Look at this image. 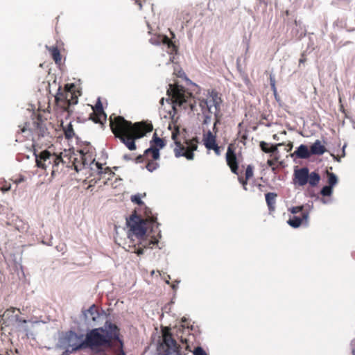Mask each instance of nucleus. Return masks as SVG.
Instances as JSON below:
<instances>
[{
    "mask_svg": "<svg viewBox=\"0 0 355 355\" xmlns=\"http://www.w3.org/2000/svg\"><path fill=\"white\" fill-rule=\"evenodd\" d=\"M332 192H333V187L329 185H327V186H324L322 189L320 193L323 196H330L332 194Z\"/></svg>",
    "mask_w": 355,
    "mask_h": 355,
    "instance_id": "obj_35",
    "label": "nucleus"
},
{
    "mask_svg": "<svg viewBox=\"0 0 355 355\" xmlns=\"http://www.w3.org/2000/svg\"><path fill=\"white\" fill-rule=\"evenodd\" d=\"M144 214L146 216V219H144V220L148 221V223L150 225L151 232H155V229H156V230H159L158 227L159 224L157 221V217L152 214L151 210L149 208L146 207Z\"/></svg>",
    "mask_w": 355,
    "mask_h": 355,
    "instance_id": "obj_20",
    "label": "nucleus"
},
{
    "mask_svg": "<svg viewBox=\"0 0 355 355\" xmlns=\"http://www.w3.org/2000/svg\"><path fill=\"white\" fill-rule=\"evenodd\" d=\"M180 346L173 338L170 332V328L165 327L162 329V343L160 344L158 350L163 351L162 355H185L180 352Z\"/></svg>",
    "mask_w": 355,
    "mask_h": 355,
    "instance_id": "obj_9",
    "label": "nucleus"
},
{
    "mask_svg": "<svg viewBox=\"0 0 355 355\" xmlns=\"http://www.w3.org/2000/svg\"><path fill=\"white\" fill-rule=\"evenodd\" d=\"M248 139L247 134L244 133L241 136L240 141L245 144V140Z\"/></svg>",
    "mask_w": 355,
    "mask_h": 355,
    "instance_id": "obj_47",
    "label": "nucleus"
},
{
    "mask_svg": "<svg viewBox=\"0 0 355 355\" xmlns=\"http://www.w3.org/2000/svg\"><path fill=\"white\" fill-rule=\"evenodd\" d=\"M64 340L71 352L75 353L78 350L86 349L83 334L78 335L74 331H69L66 334Z\"/></svg>",
    "mask_w": 355,
    "mask_h": 355,
    "instance_id": "obj_12",
    "label": "nucleus"
},
{
    "mask_svg": "<svg viewBox=\"0 0 355 355\" xmlns=\"http://www.w3.org/2000/svg\"><path fill=\"white\" fill-rule=\"evenodd\" d=\"M209 150H214L215 153L218 155H219L220 154V147L218 146V144H216V145L213 146L212 147H210L209 148Z\"/></svg>",
    "mask_w": 355,
    "mask_h": 355,
    "instance_id": "obj_43",
    "label": "nucleus"
},
{
    "mask_svg": "<svg viewBox=\"0 0 355 355\" xmlns=\"http://www.w3.org/2000/svg\"><path fill=\"white\" fill-rule=\"evenodd\" d=\"M73 164L74 166L75 169L77 171L81 170L82 168H83L86 164H87L86 158L85 157V155L82 150L80 151V159H78V158H75L73 161Z\"/></svg>",
    "mask_w": 355,
    "mask_h": 355,
    "instance_id": "obj_27",
    "label": "nucleus"
},
{
    "mask_svg": "<svg viewBox=\"0 0 355 355\" xmlns=\"http://www.w3.org/2000/svg\"><path fill=\"white\" fill-rule=\"evenodd\" d=\"M198 101L201 112L205 116L204 124H208L210 122L211 114L214 113L215 116L218 114L219 116L222 100L216 92L211 91L205 98H200Z\"/></svg>",
    "mask_w": 355,
    "mask_h": 355,
    "instance_id": "obj_5",
    "label": "nucleus"
},
{
    "mask_svg": "<svg viewBox=\"0 0 355 355\" xmlns=\"http://www.w3.org/2000/svg\"><path fill=\"white\" fill-rule=\"evenodd\" d=\"M270 85L272 87L275 89V80L271 76H270Z\"/></svg>",
    "mask_w": 355,
    "mask_h": 355,
    "instance_id": "obj_48",
    "label": "nucleus"
},
{
    "mask_svg": "<svg viewBox=\"0 0 355 355\" xmlns=\"http://www.w3.org/2000/svg\"><path fill=\"white\" fill-rule=\"evenodd\" d=\"M157 43H162L167 46V52L173 54L177 52V46L166 35H159L157 37Z\"/></svg>",
    "mask_w": 355,
    "mask_h": 355,
    "instance_id": "obj_19",
    "label": "nucleus"
},
{
    "mask_svg": "<svg viewBox=\"0 0 355 355\" xmlns=\"http://www.w3.org/2000/svg\"><path fill=\"white\" fill-rule=\"evenodd\" d=\"M273 138H274L275 139H277V135H274Z\"/></svg>",
    "mask_w": 355,
    "mask_h": 355,
    "instance_id": "obj_56",
    "label": "nucleus"
},
{
    "mask_svg": "<svg viewBox=\"0 0 355 355\" xmlns=\"http://www.w3.org/2000/svg\"><path fill=\"white\" fill-rule=\"evenodd\" d=\"M55 98L57 105L69 113L72 112L70 110V107L78 103V96L71 90L58 92Z\"/></svg>",
    "mask_w": 355,
    "mask_h": 355,
    "instance_id": "obj_11",
    "label": "nucleus"
},
{
    "mask_svg": "<svg viewBox=\"0 0 355 355\" xmlns=\"http://www.w3.org/2000/svg\"><path fill=\"white\" fill-rule=\"evenodd\" d=\"M146 157L145 154V151L144 152L143 155H139L135 158V162L136 163H143L146 162Z\"/></svg>",
    "mask_w": 355,
    "mask_h": 355,
    "instance_id": "obj_41",
    "label": "nucleus"
},
{
    "mask_svg": "<svg viewBox=\"0 0 355 355\" xmlns=\"http://www.w3.org/2000/svg\"><path fill=\"white\" fill-rule=\"evenodd\" d=\"M237 175H238V180H239V183L242 184L243 189L245 191H247L248 190V188H247L248 181L250 179H246V178L243 177L242 175H240L239 174Z\"/></svg>",
    "mask_w": 355,
    "mask_h": 355,
    "instance_id": "obj_36",
    "label": "nucleus"
},
{
    "mask_svg": "<svg viewBox=\"0 0 355 355\" xmlns=\"http://www.w3.org/2000/svg\"><path fill=\"white\" fill-rule=\"evenodd\" d=\"M119 340V329L112 323L106 322L104 327L95 328L89 331L85 336L86 348L92 351V355H108L104 348H112L113 342Z\"/></svg>",
    "mask_w": 355,
    "mask_h": 355,
    "instance_id": "obj_2",
    "label": "nucleus"
},
{
    "mask_svg": "<svg viewBox=\"0 0 355 355\" xmlns=\"http://www.w3.org/2000/svg\"><path fill=\"white\" fill-rule=\"evenodd\" d=\"M63 130L65 137L68 139H72L75 135L73 125L71 123H69L66 127H63Z\"/></svg>",
    "mask_w": 355,
    "mask_h": 355,
    "instance_id": "obj_30",
    "label": "nucleus"
},
{
    "mask_svg": "<svg viewBox=\"0 0 355 355\" xmlns=\"http://www.w3.org/2000/svg\"><path fill=\"white\" fill-rule=\"evenodd\" d=\"M277 197V194L275 193L270 192L266 194V201L270 211L275 210Z\"/></svg>",
    "mask_w": 355,
    "mask_h": 355,
    "instance_id": "obj_28",
    "label": "nucleus"
},
{
    "mask_svg": "<svg viewBox=\"0 0 355 355\" xmlns=\"http://www.w3.org/2000/svg\"><path fill=\"white\" fill-rule=\"evenodd\" d=\"M145 154L146 157L145 167L149 172L152 173L159 167V160L160 157L154 159L150 153H146V150H145Z\"/></svg>",
    "mask_w": 355,
    "mask_h": 355,
    "instance_id": "obj_16",
    "label": "nucleus"
},
{
    "mask_svg": "<svg viewBox=\"0 0 355 355\" xmlns=\"http://www.w3.org/2000/svg\"><path fill=\"white\" fill-rule=\"evenodd\" d=\"M164 102V98H162L161 100H160V103L162 104Z\"/></svg>",
    "mask_w": 355,
    "mask_h": 355,
    "instance_id": "obj_55",
    "label": "nucleus"
},
{
    "mask_svg": "<svg viewBox=\"0 0 355 355\" xmlns=\"http://www.w3.org/2000/svg\"><path fill=\"white\" fill-rule=\"evenodd\" d=\"M110 127L114 137L130 150H136V140L144 137L153 129L151 122L140 121L133 123L114 114L110 116Z\"/></svg>",
    "mask_w": 355,
    "mask_h": 355,
    "instance_id": "obj_1",
    "label": "nucleus"
},
{
    "mask_svg": "<svg viewBox=\"0 0 355 355\" xmlns=\"http://www.w3.org/2000/svg\"><path fill=\"white\" fill-rule=\"evenodd\" d=\"M327 151L326 147L322 144L321 141L317 139L310 147V153L311 155H322Z\"/></svg>",
    "mask_w": 355,
    "mask_h": 355,
    "instance_id": "obj_21",
    "label": "nucleus"
},
{
    "mask_svg": "<svg viewBox=\"0 0 355 355\" xmlns=\"http://www.w3.org/2000/svg\"><path fill=\"white\" fill-rule=\"evenodd\" d=\"M127 225L132 234L139 240L144 239L148 230H150V233H157V236L160 237V231L155 229V232H151V227L148 223V221L137 216L136 213L127 219Z\"/></svg>",
    "mask_w": 355,
    "mask_h": 355,
    "instance_id": "obj_7",
    "label": "nucleus"
},
{
    "mask_svg": "<svg viewBox=\"0 0 355 355\" xmlns=\"http://www.w3.org/2000/svg\"><path fill=\"white\" fill-rule=\"evenodd\" d=\"M131 200L133 202L137 203L139 205H144V202L141 200L140 196L139 195H135L131 197Z\"/></svg>",
    "mask_w": 355,
    "mask_h": 355,
    "instance_id": "obj_39",
    "label": "nucleus"
},
{
    "mask_svg": "<svg viewBox=\"0 0 355 355\" xmlns=\"http://www.w3.org/2000/svg\"><path fill=\"white\" fill-rule=\"evenodd\" d=\"M292 147H293V144H290L288 145L289 150H291V149L292 148Z\"/></svg>",
    "mask_w": 355,
    "mask_h": 355,
    "instance_id": "obj_54",
    "label": "nucleus"
},
{
    "mask_svg": "<svg viewBox=\"0 0 355 355\" xmlns=\"http://www.w3.org/2000/svg\"><path fill=\"white\" fill-rule=\"evenodd\" d=\"M85 320L88 322H95L99 318V312L98 307L95 304H92L87 310L83 312Z\"/></svg>",
    "mask_w": 355,
    "mask_h": 355,
    "instance_id": "obj_18",
    "label": "nucleus"
},
{
    "mask_svg": "<svg viewBox=\"0 0 355 355\" xmlns=\"http://www.w3.org/2000/svg\"><path fill=\"white\" fill-rule=\"evenodd\" d=\"M150 237L151 239L150 241H143L142 242L140 243V244L142 245V246L144 248H152L153 245H156L158 243V239L155 234L150 236Z\"/></svg>",
    "mask_w": 355,
    "mask_h": 355,
    "instance_id": "obj_31",
    "label": "nucleus"
},
{
    "mask_svg": "<svg viewBox=\"0 0 355 355\" xmlns=\"http://www.w3.org/2000/svg\"><path fill=\"white\" fill-rule=\"evenodd\" d=\"M133 252L137 253L138 255L142 254L144 253V249L141 247L136 248L134 247Z\"/></svg>",
    "mask_w": 355,
    "mask_h": 355,
    "instance_id": "obj_44",
    "label": "nucleus"
},
{
    "mask_svg": "<svg viewBox=\"0 0 355 355\" xmlns=\"http://www.w3.org/2000/svg\"><path fill=\"white\" fill-rule=\"evenodd\" d=\"M166 145V141L164 139L159 138L157 133L153 134V138L150 141V148L146 149V153H150L154 159L160 157L159 150Z\"/></svg>",
    "mask_w": 355,
    "mask_h": 355,
    "instance_id": "obj_13",
    "label": "nucleus"
},
{
    "mask_svg": "<svg viewBox=\"0 0 355 355\" xmlns=\"http://www.w3.org/2000/svg\"><path fill=\"white\" fill-rule=\"evenodd\" d=\"M117 355H125V354L124 351L122 349H121L119 350V352H118Z\"/></svg>",
    "mask_w": 355,
    "mask_h": 355,
    "instance_id": "obj_52",
    "label": "nucleus"
},
{
    "mask_svg": "<svg viewBox=\"0 0 355 355\" xmlns=\"http://www.w3.org/2000/svg\"><path fill=\"white\" fill-rule=\"evenodd\" d=\"M334 158H335L338 162H339V161H340V159L336 158L335 157H334Z\"/></svg>",
    "mask_w": 355,
    "mask_h": 355,
    "instance_id": "obj_57",
    "label": "nucleus"
},
{
    "mask_svg": "<svg viewBox=\"0 0 355 355\" xmlns=\"http://www.w3.org/2000/svg\"><path fill=\"white\" fill-rule=\"evenodd\" d=\"M17 309L14 307L7 309L2 315V320H8V322H13V318H15V313ZM17 311H19V309H17Z\"/></svg>",
    "mask_w": 355,
    "mask_h": 355,
    "instance_id": "obj_29",
    "label": "nucleus"
},
{
    "mask_svg": "<svg viewBox=\"0 0 355 355\" xmlns=\"http://www.w3.org/2000/svg\"><path fill=\"white\" fill-rule=\"evenodd\" d=\"M218 123H220V116H218V114H216L215 122L213 127V131L215 132V134H216V132H218V129L216 128Z\"/></svg>",
    "mask_w": 355,
    "mask_h": 355,
    "instance_id": "obj_42",
    "label": "nucleus"
},
{
    "mask_svg": "<svg viewBox=\"0 0 355 355\" xmlns=\"http://www.w3.org/2000/svg\"><path fill=\"white\" fill-rule=\"evenodd\" d=\"M96 166H97V168H98V173H103V172H102L103 167H102L101 164H100V163H98V162H97V163H96Z\"/></svg>",
    "mask_w": 355,
    "mask_h": 355,
    "instance_id": "obj_50",
    "label": "nucleus"
},
{
    "mask_svg": "<svg viewBox=\"0 0 355 355\" xmlns=\"http://www.w3.org/2000/svg\"><path fill=\"white\" fill-rule=\"evenodd\" d=\"M33 125H34V130L39 135H41V136H44L46 131V128L45 127V125L44 123V121L42 120V117L40 115H38L37 119H36V121H35L33 122Z\"/></svg>",
    "mask_w": 355,
    "mask_h": 355,
    "instance_id": "obj_23",
    "label": "nucleus"
},
{
    "mask_svg": "<svg viewBox=\"0 0 355 355\" xmlns=\"http://www.w3.org/2000/svg\"><path fill=\"white\" fill-rule=\"evenodd\" d=\"M93 112L90 115V119L96 123H102L106 119V114L103 111V107L101 100L98 98L94 106L92 107Z\"/></svg>",
    "mask_w": 355,
    "mask_h": 355,
    "instance_id": "obj_14",
    "label": "nucleus"
},
{
    "mask_svg": "<svg viewBox=\"0 0 355 355\" xmlns=\"http://www.w3.org/2000/svg\"><path fill=\"white\" fill-rule=\"evenodd\" d=\"M168 129L172 130L171 138L174 141L175 147L174 153L176 157H184L189 160L194 157L193 152L198 148V139H184L183 142L180 139V128L175 124L169 123Z\"/></svg>",
    "mask_w": 355,
    "mask_h": 355,
    "instance_id": "obj_3",
    "label": "nucleus"
},
{
    "mask_svg": "<svg viewBox=\"0 0 355 355\" xmlns=\"http://www.w3.org/2000/svg\"><path fill=\"white\" fill-rule=\"evenodd\" d=\"M46 48L55 62L58 64H60L62 61V56L58 48L54 46L50 47L46 46Z\"/></svg>",
    "mask_w": 355,
    "mask_h": 355,
    "instance_id": "obj_26",
    "label": "nucleus"
},
{
    "mask_svg": "<svg viewBox=\"0 0 355 355\" xmlns=\"http://www.w3.org/2000/svg\"><path fill=\"white\" fill-rule=\"evenodd\" d=\"M292 156H295L299 159H308L311 157L310 149L306 145L301 144L292 154Z\"/></svg>",
    "mask_w": 355,
    "mask_h": 355,
    "instance_id": "obj_22",
    "label": "nucleus"
},
{
    "mask_svg": "<svg viewBox=\"0 0 355 355\" xmlns=\"http://www.w3.org/2000/svg\"><path fill=\"white\" fill-rule=\"evenodd\" d=\"M282 144H270L266 141H261L259 143L261 150L265 153H270V157H272L274 154L278 153V147L281 146Z\"/></svg>",
    "mask_w": 355,
    "mask_h": 355,
    "instance_id": "obj_17",
    "label": "nucleus"
},
{
    "mask_svg": "<svg viewBox=\"0 0 355 355\" xmlns=\"http://www.w3.org/2000/svg\"><path fill=\"white\" fill-rule=\"evenodd\" d=\"M11 184L6 181H0V190L6 192L10 189Z\"/></svg>",
    "mask_w": 355,
    "mask_h": 355,
    "instance_id": "obj_37",
    "label": "nucleus"
},
{
    "mask_svg": "<svg viewBox=\"0 0 355 355\" xmlns=\"http://www.w3.org/2000/svg\"><path fill=\"white\" fill-rule=\"evenodd\" d=\"M226 162L232 173L239 175V162L236 155L230 146L228 147L226 153Z\"/></svg>",
    "mask_w": 355,
    "mask_h": 355,
    "instance_id": "obj_15",
    "label": "nucleus"
},
{
    "mask_svg": "<svg viewBox=\"0 0 355 355\" xmlns=\"http://www.w3.org/2000/svg\"><path fill=\"white\" fill-rule=\"evenodd\" d=\"M35 156L36 166L44 170L51 166V176L54 177L55 174L59 171V165L63 164L62 158L60 155L55 153H51L47 150L42 151L39 155L34 153Z\"/></svg>",
    "mask_w": 355,
    "mask_h": 355,
    "instance_id": "obj_6",
    "label": "nucleus"
},
{
    "mask_svg": "<svg viewBox=\"0 0 355 355\" xmlns=\"http://www.w3.org/2000/svg\"><path fill=\"white\" fill-rule=\"evenodd\" d=\"M289 210L293 214L287 221L288 224L291 227L297 228L302 224H308L310 213L309 206L305 207L302 205L293 207Z\"/></svg>",
    "mask_w": 355,
    "mask_h": 355,
    "instance_id": "obj_10",
    "label": "nucleus"
},
{
    "mask_svg": "<svg viewBox=\"0 0 355 355\" xmlns=\"http://www.w3.org/2000/svg\"><path fill=\"white\" fill-rule=\"evenodd\" d=\"M306 59L304 55L302 54L301 58H300L299 62H300V64L304 63L306 62Z\"/></svg>",
    "mask_w": 355,
    "mask_h": 355,
    "instance_id": "obj_49",
    "label": "nucleus"
},
{
    "mask_svg": "<svg viewBox=\"0 0 355 355\" xmlns=\"http://www.w3.org/2000/svg\"><path fill=\"white\" fill-rule=\"evenodd\" d=\"M15 320L16 322H17L19 323H24L25 324L27 322L26 320L20 318L18 315H15Z\"/></svg>",
    "mask_w": 355,
    "mask_h": 355,
    "instance_id": "obj_45",
    "label": "nucleus"
},
{
    "mask_svg": "<svg viewBox=\"0 0 355 355\" xmlns=\"http://www.w3.org/2000/svg\"><path fill=\"white\" fill-rule=\"evenodd\" d=\"M203 141L205 147L209 149L210 147L217 144H216V137L213 134L211 131H208V132L205 135L203 138Z\"/></svg>",
    "mask_w": 355,
    "mask_h": 355,
    "instance_id": "obj_25",
    "label": "nucleus"
},
{
    "mask_svg": "<svg viewBox=\"0 0 355 355\" xmlns=\"http://www.w3.org/2000/svg\"><path fill=\"white\" fill-rule=\"evenodd\" d=\"M72 353L73 352H71L70 349L68 348L61 355H69L70 354H72Z\"/></svg>",
    "mask_w": 355,
    "mask_h": 355,
    "instance_id": "obj_51",
    "label": "nucleus"
},
{
    "mask_svg": "<svg viewBox=\"0 0 355 355\" xmlns=\"http://www.w3.org/2000/svg\"><path fill=\"white\" fill-rule=\"evenodd\" d=\"M167 94L173 101V109L175 112V106L178 105L183 109L190 108L193 110V97L191 92L187 91L182 86L178 85H169Z\"/></svg>",
    "mask_w": 355,
    "mask_h": 355,
    "instance_id": "obj_4",
    "label": "nucleus"
},
{
    "mask_svg": "<svg viewBox=\"0 0 355 355\" xmlns=\"http://www.w3.org/2000/svg\"><path fill=\"white\" fill-rule=\"evenodd\" d=\"M193 353V355H207L206 352L201 347H196Z\"/></svg>",
    "mask_w": 355,
    "mask_h": 355,
    "instance_id": "obj_40",
    "label": "nucleus"
},
{
    "mask_svg": "<svg viewBox=\"0 0 355 355\" xmlns=\"http://www.w3.org/2000/svg\"><path fill=\"white\" fill-rule=\"evenodd\" d=\"M294 183L299 186H304L309 184L311 187H316L320 180V176L317 172H311L309 173V168L303 167L295 170L294 172Z\"/></svg>",
    "mask_w": 355,
    "mask_h": 355,
    "instance_id": "obj_8",
    "label": "nucleus"
},
{
    "mask_svg": "<svg viewBox=\"0 0 355 355\" xmlns=\"http://www.w3.org/2000/svg\"><path fill=\"white\" fill-rule=\"evenodd\" d=\"M185 331L189 334V329H185L184 327L183 326H182L177 331V336L180 338V342L182 344H185L186 345L185 349L187 350L191 351V349H190V346L189 345V342L190 341V338H184L183 336V334H184V331Z\"/></svg>",
    "mask_w": 355,
    "mask_h": 355,
    "instance_id": "obj_24",
    "label": "nucleus"
},
{
    "mask_svg": "<svg viewBox=\"0 0 355 355\" xmlns=\"http://www.w3.org/2000/svg\"><path fill=\"white\" fill-rule=\"evenodd\" d=\"M327 175L328 178L327 182L329 185L334 187L338 182V178L336 175L334 173H330L329 171H327Z\"/></svg>",
    "mask_w": 355,
    "mask_h": 355,
    "instance_id": "obj_33",
    "label": "nucleus"
},
{
    "mask_svg": "<svg viewBox=\"0 0 355 355\" xmlns=\"http://www.w3.org/2000/svg\"><path fill=\"white\" fill-rule=\"evenodd\" d=\"M271 157H272L271 159H268L267 164L270 167H271L272 170L274 171L276 169L275 165H276V164L277 163V162H278V160L279 159V155H278V153H276Z\"/></svg>",
    "mask_w": 355,
    "mask_h": 355,
    "instance_id": "obj_32",
    "label": "nucleus"
},
{
    "mask_svg": "<svg viewBox=\"0 0 355 355\" xmlns=\"http://www.w3.org/2000/svg\"><path fill=\"white\" fill-rule=\"evenodd\" d=\"M20 131L21 132H24L26 131V128L25 126H24L22 128L20 129Z\"/></svg>",
    "mask_w": 355,
    "mask_h": 355,
    "instance_id": "obj_53",
    "label": "nucleus"
},
{
    "mask_svg": "<svg viewBox=\"0 0 355 355\" xmlns=\"http://www.w3.org/2000/svg\"><path fill=\"white\" fill-rule=\"evenodd\" d=\"M254 166L252 165H248L245 171V178L246 179H251L254 176Z\"/></svg>",
    "mask_w": 355,
    "mask_h": 355,
    "instance_id": "obj_34",
    "label": "nucleus"
},
{
    "mask_svg": "<svg viewBox=\"0 0 355 355\" xmlns=\"http://www.w3.org/2000/svg\"><path fill=\"white\" fill-rule=\"evenodd\" d=\"M0 355H19L17 349H6V351H3L0 353Z\"/></svg>",
    "mask_w": 355,
    "mask_h": 355,
    "instance_id": "obj_38",
    "label": "nucleus"
},
{
    "mask_svg": "<svg viewBox=\"0 0 355 355\" xmlns=\"http://www.w3.org/2000/svg\"><path fill=\"white\" fill-rule=\"evenodd\" d=\"M25 180V178L24 176H21L20 178L15 179L13 180L14 183L16 184H19V183L24 182Z\"/></svg>",
    "mask_w": 355,
    "mask_h": 355,
    "instance_id": "obj_46",
    "label": "nucleus"
}]
</instances>
